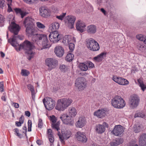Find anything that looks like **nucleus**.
Masks as SVG:
<instances>
[{
  "instance_id": "nucleus-1",
  "label": "nucleus",
  "mask_w": 146,
  "mask_h": 146,
  "mask_svg": "<svg viewBox=\"0 0 146 146\" xmlns=\"http://www.w3.org/2000/svg\"><path fill=\"white\" fill-rule=\"evenodd\" d=\"M19 36H14L11 39L8 40V41L11 45L15 47L16 50L18 51L21 49L25 50L26 53L27 54V58L30 60L33 58L35 53L32 51L33 46L32 44L30 42L26 41L24 42L22 44L19 45L17 41L18 38H19Z\"/></svg>"
},
{
  "instance_id": "nucleus-2",
  "label": "nucleus",
  "mask_w": 146,
  "mask_h": 146,
  "mask_svg": "<svg viewBox=\"0 0 146 146\" xmlns=\"http://www.w3.org/2000/svg\"><path fill=\"white\" fill-rule=\"evenodd\" d=\"M73 102L69 98H63L58 100L57 101L55 109L60 111H64L70 106Z\"/></svg>"
},
{
  "instance_id": "nucleus-3",
  "label": "nucleus",
  "mask_w": 146,
  "mask_h": 146,
  "mask_svg": "<svg viewBox=\"0 0 146 146\" xmlns=\"http://www.w3.org/2000/svg\"><path fill=\"white\" fill-rule=\"evenodd\" d=\"M111 104L112 106L116 108L121 109L125 105L124 100L120 96H116L111 100Z\"/></svg>"
},
{
  "instance_id": "nucleus-4",
  "label": "nucleus",
  "mask_w": 146,
  "mask_h": 146,
  "mask_svg": "<svg viewBox=\"0 0 146 146\" xmlns=\"http://www.w3.org/2000/svg\"><path fill=\"white\" fill-rule=\"evenodd\" d=\"M87 82L83 77H79L77 78L75 82V86L79 91L84 90L87 87Z\"/></svg>"
},
{
  "instance_id": "nucleus-5",
  "label": "nucleus",
  "mask_w": 146,
  "mask_h": 146,
  "mask_svg": "<svg viewBox=\"0 0 146 146\" xmlns=\"http://www.w3.org/2000/svg\"><path fill=\"white\" fill-rule=\"evenodd\" d=\"M86 46L89 49L93 51L98 50L100 48L98 43L92 38L88 39L87 41Z\"/></svg>"
},
{
  "instance_id": "nucleus-6",
  "label": "nucleus",
  "mask_w": 146,
  "mask_h": 146,
  "mask_svg": "<svg viewBox=\"0 0 146 146\" xmlns=\"http://www.w3.org/2000/svg\"><path fill=\"white\" fill-rule=\"evenodd\" d=\"M60 118L62 120L63 123L73 125L74 123V121L73 118L69 115L66 113H63L61 114L60 116Z\"/></svg>"
},
{
  "instance_id": "nucleus-7",
  "label": "nucleus",
  "mask_w": 146,
  "mask_h": 146,
  "mask_svg": "<svg viewBox=\"0 0 146 146\" xmlns=\"http://www.w3.org/2000/svg\"><path fill=\"white\" fill-rule=\"evenodd\" d=\"M43 102L46 109L48 110H50L53 109L56 104L55 100L49 97L44 98L43 100Z\"/></svg>"
},
{
  "instance_id": "nucleus-8",
  "label": "nucleus",
  "mask_w": 146,
  "mask_h": 146,
  "mask_svg": "<svg viewBox=\"0 0 146 146\" xmlns=\"http://www.w3.org/2000/svg\"><path fill=\"white\" fill-rule=\"evenodd\" d=\"M46 65L48 67V70H51L55 68L58 64V61L52 58H48L45 60Z\"/></svg>"
},
{
  "instance_id": "nucleus-9",
  "label": "nucleus",
  "mask_w": 146,
  "mask_h": 146,
  "mask_svg": "<svg viewBox=\"0 0 146 146\" xmlns=\"http://www.w3.org/2000/svg\"><path fill=\"white\" fill-rule=\"evenodd\" d=\"M62 135H58L60 139V140L63 144L64 143V139H69L72 135L71 132L68 130H61Z\"/></svg>"
},
{
  "instance_id": "nucleus-10",
  "label": "nucleus",
  "mask_w": 146,
  "mask_h": 146,
  "mask_svg": "<svg viewBox=\"0 0 146 146\" xmlns=\"http://www.w3.org/2000/svg\"><path fill=\"white\" fill-rule=\"evenodd\" d=\"M112 80L118 84L125 86L129 84V82L126 79L122 77H119L116 75H113L112 77Z\"/></svg>"
},
{
  "instance_id": "nucleus-11",
  "label": "nucleus",
  "mask_w": 146,
  "mask_h": 146,
  "mask_svg": "<svg viewBox=\"0 0 146 146\" xmlns=\"http://www.w3.org/2000/svg\"><path fill=\"white\" fill-rule=\"evenodd\" d=\"M39 11L40 15L43 17L48 18L51 15V11L48 8L42 7L40 8Z\"/></svg>"
},
{
  "instance_id": "nucleus-12",
  "label": "nucleus",
  "mask_w": 146,
  "mask_h": 146,
  "mask_svg": "<svg viewBox=\"0 0 146 146\" xmlns=\"http://www.w3.org/2000/svg\"><path fill=\"white\" fill-rule=\"evenodd\" d=\"M139 99L138 97L136 95H133L130 97L129 104L130 107L132 108L136 107L138 105Z\"/></svg>"
},
{
  "instance_id": "nucleus-13",
  "label": "nucleus",
  "mask_w": 146,
  "mask_h": 146,
  "mask_svg": "<svg viewBox=\"0 0 146 146\" xmlns=\"http://www.w3.org/2000/svg\"><path fill=\"white\" fill-rule=\"evenodd\" d=\"M124 128L121 125H116L112 131V133L115 136H121L123 134Z\"/></svg>"
},
{
  "instance_id": "nucleus-14",
  "label": "nucleus",
  "mask_w": 146,
  "mask_h": 146,
  "mask_svg": "<svg viewBox=\"0 0 146 146\" xmlns=\"http://www.w3.org/2000/svg\"><path fill=\"white\" fill-rule=\"evenodd\" d=\"M49 39L51 42L56 43L60 39V35L58 32L50 33L49 35Z\"/></svg>"
},
{
  "instance_id": "nucleus-15",
  "label": "nucleus",
  "mask_w": 146,
  "mask_h": 146,
  "mask_svg": "<svg viewBox=\"0 0 146 146\" xmlns=\"http://www.w3.org/2000/svg\"><path fill=\"white\" fill-rule=\"evenodd\" d=\"M47 36L45 34H35L32 36L33 41L36 43L38 45L40 44L42 40Z\"/></svg>"
},
{
  "instance_id": "nucleus-16",
  "label": "nucleus",
  "mask_w": 146,
  "mask_h": 146,
  "mask_svg": "<svg viewBox=\"0 0 146 146\" xmlns=\"http://www.w3.org/2000/svg\"><path fill=\"white\" fill-rule=\"evenodd\" d=\"M9 29L11 32L13 33L15 35H17L19 31L20 27L19 25L13 22L9 27Z\"/></svg>"
},
{
  "instance_id": "nucleus-17",
  "label": "nucleus",
  "mask_w": 146,
  "mask_h": 146,
  "mask_svg": "<svg viewBox=\"0 0 146 146\" xmlns=\"http://www.w3.org/2000/svg\"><path fill=\"white\" fill-rule=\"evenodd\" d=\"M86 25L84 22L81 21H78L76 23L77 30L81 33L84 32L86 30Z\"/></svg>"
},
{
  "instance_id": "nucleus-18",
  "label": "nucleus",
  "mask_w": 146,
  "mask_h": 146,
  "mask_svg": "<svg viewBox=\"0 0 146 146\" xmlns=\"http://www.w3.org/2000/svg\"><path fill=\"white\" fill-rule=\"evenodd\" d=\"M107 112V110L102 108L95 111L94 113V115L99 118H102L106 115Z\"/></svg>"
},
{
  "instance_id": "nucleus-19",
  "label": "nucleus",
  "mask_w": 146,
  "mask_h": 146,
  "mask_svg": "<svg viewBox=\"0 0 146 146\" xmlns=\"http://www.w3.org/2000/svg\"><path fill=\"white\" fill-rule=\"evenodd\" d=\"M86 122L85 117H79L78 120L76 122L75 125L77 127L82 128L85 125Z\"/></svg>"
},
{
  "instance_id": "nucleus-20",
  "label": "nucleus",
  "mask_w": 146,
  "mask_h": 146,
  "mask_svg": "<svg viewBox=\"0 0 146 146\" xmlns=\"http://www.w3.org/2000/svg\"><path fill=\"white\" fill-rule=\"evenodd\" d=\"M54 51L56 56L59 57H62L64 53V49L61 46H56L54 49Z\"/></svg>"
},
{
  "instance_id": "nucleus-21",
  "label": "nucleus",
  "mask_w": 146,
  "mask_h": 146,
  "mask_svg": "<svg viewBox=\"0 0 146 146\" xmlns=\"http://www.w3.org/2000/svg\"><path fill=\"white\" fill-rule=\"evenodd\" d=\"M75 137L78 141L83 142H85L87 141V139L84 133L80 131L76 133L75 135Z\"/></svg>"
},
{
  "instance_id": "nucleus-22",
  "label": "nucleus",
  "mask_w": 146,
  "mask_h": 146,
  "mask_svg": "<svg viewBox=\"0 0 146 146\" xmlns=\"http://www.w3.org/2000/svg\"><path fill=\"white\" fill-rule=\"evenodd\" d=\"M105 127H108V124L105 122H104L103 125L98 124L96 125L95 127V129L96 132L98 133H103L105 131Z\"/></svg>"
},
{
  "instance_id": "nucleus-23",
  "label": "nucleus",
  "mask_w": 146,
  "mask_h": 146,
  "mask_svg": "<svg viewBox=\"0 0 146 146\" xmlns=\"http://www.w3.org/2000/svg\"><path fill=\"white\" fill-rule=\"evenodd\" d=\"M26 27V32L29 36H33L35 34V30L34 26L25 27Z\"/></svg>"
},
{
  "instance_id": "nucleus-24",
  "label": "nucleus",
  "mask_w": 146,
  "mask_h": 146,
  "mask_svg": "<svg viewBox=\"0 0 146 146\" xmlns=\"http://www.w3.org/2000/svg\"><path fill=\"white\" fill-rule=\"evenodd\" d=\"M67 18L68 21L69 27L71 29L73 28L76 19V17L72 15H68L67 17Z\"/></svg>"
},
{
  "instance_id": "nucleus-25",
  "label": "nucleus",
  "mask_w": 146,
  "mask_h": 146,
  "mask_svg": "<svg viewBox=\"0 0 146 146\" xmlns=\"http://www.w3.org/2000/svg\"><path fill=\"white\" fill-rule=\"evenodd\" d=\"M139 146H146V133L141 134L139 138Z\"/></svg>"
},
{
  "instance_id": "nucleus-26",
  "label": "nucleus",
  "mask_w": 146,
  "mask_h": 146,
  "mask_svg": "<svg viewBox=\"0 0 146 146\" xmlns=\"http://www.w3.org/2000/svg\"><path fill=\"white\" fill-rule=\"evenodd\" d=\"M34 20L29 17H26L23 21V24L25 27L34 26Z\"/></svg>"
},
{
  "instance_id": "nucleus-27",
  "label": "nucleus",
  "mask_w": 146,
  "mask_h": 146,
  "mask_svg": "<svg viewBox=\"0 0 146 146\" xmlns=\"http://www.w3.org/2000/svg\"><path fill=\"white\" fill-rule=\"evenodd\" d=\"M40 44L42 46V48H49L50 47L51 45L48 40L47 36L42 40Z\"/></svg>"
},
{
  "instance_id": "nucleus-28",
  "label": "nucleus",
  "mask_w": 146,
  "mask_h": 146,
  "mask_svg": "<svg viewBox=\"0 0 146 146\" xmlns=\"http://www.w3.org/2000/svg\"><path fill=\"white\" fill-rule=\"evenodd\" d=\"M106 53L105 52L101 53L99 55L93 58V61L98 62H102L104 59V57L106 56Z\"/></svg>"
},
{
  "instance_id": "nucleus-29",
  "label": "nucleus",
  "mask_w": 146,
  "mask_h": 146,
  "mask_svg": "<svg viewBox=\"0 0 146 146\" xmlns=\"http://www.w3.org/2000/svg\"><path fill=\"white\" fill-rule=\"evenodd\" d=\"M60 27L59 24L57 22H54L50 24L49 26V30L52 32H57L56 31Z\"/></svg>"
},
{
  "instance_id": "nucleus-30",
  "label": "nucleus",
  "mask_w": 146,
  "mask_h": 146,
  "mask_svg": "<svg viewBox=\"0 0 146 146\" xmlns=\"http://www.w3.org/2000/svg\"><path fill=\"white\" fill-rule=\"evenodd\" d=\"M69 115L72 118L75 117L77 115V112L76 109L74 107L69 108L68 110Z\"/></svg>"
},
{
  "instance_id": "nucleus-31",
  "label": "nucleus",
  "mask_w": 146,
  "mask_h": 146,
  "mask_svg": "<svg viewBox=\"0 0 146 146\" xmlns=\"http://www.w3.org/2000/svg\"><path fill=\"white\" fill-rule=\"evenodd\" d=\"M87 30L88 33L91 34H94L96 32V27L94 25H91L87 27Z\"/></svg>"
},
{
  "instance_id": "nucleus-32",
  "label": "nucleus",
  "mask_w": 146,
  "mask_h": 146,
  "mask_svg": "<svg viewBox=\"0 0 146 146\" xmlns=\"http://www.w3.org/2000/svg\"><path fill=\"white\" fill-rule=\"evenodd\" d=\"M15 11L17 14H19L21 15L22 18H23L27 14L26 12L22 11L20 9L16 8L15 9Z\"/></svg>"
},
{
  "instance_id": "nucleus-33",
  "label": "nucleus",
  "mask_w": 146,
  "mask_h": 146,
  "mask_svg": "<svg viewBox=\"0 0 146 146\" xmlns=\"http://www.w3.org/2000/svg\"><path fill=\"white\" fill-rule=\"evenodd\" d=\"M78 66L79 68L82 71H86L88 69V65L83 63H80Z\"/></svg>"
},
{
  "instance_id": "nucleus-34",
  "label": "nucleus",
  "mask_w": 146,
  "mask_h": 146,
  "mask_svg": "<svg viewBox=\"0 0 146 146\" xmlns=\"http://www.w3.org/2000/svg\"><path fill=\"white\" fill-rule=\"evenodd\" d=\"M74 57V54L68 52L65 57V60L68 62H71L73 60Z\"/></svg>"
},
{
  "instance_id": "nucleus-35",
  "label": "nucleus",
  "mask_w": 146,
  "mask_h": 146,
  "mask_svg": "<svg viewBox=\"0 0 146 146\" xmlns=\"http://www.w3.org/2000/svg\"><path fill=\"white\" fill-rule=\"evenodd\" d=\"M137 82L139 84V86L141 87V89L144 91L146 89V85H145L143 81L141 79H138Z\"/></svg>"
},
{
  "instance_id": "nucleus-36",
  "label": "nucleus",
  "mask_w": 146,
  "mask_h": 146,
  "mask_svg": "<svg viewBox=\"0 0 146 146\" xmlns=\"http://www.w3.org/2000/svg\"><path fill=\"white\" fill-rule=\"evenodd\" d=\"M134 117L135 118L138 117L144 118L145 117V115L143 112L137 111L135 114Z\"/></svg>"
},
{
  "instance_id": "nucleus-37",
  "label": "nucleus",
  "mask_w": 146,
  "mask_h": 146,
  "mask_svg": "<svg viewBox=\"0 0 146 146\" xmlns=\"http://www.w3.org/2000/svg\"><path fill=\"white\" fill-rule=\"evenodd\" d=\"M60 123L58 122L56 123H52V126L53 129H55L57 131L60 130L59 126L60 125Z\"/></svg>"
},
{
  "instance_id": "nucleus-38",
  "label": "nucleus",
  "mask_w": 146,
  "mask_h": 146,
  "mask_svg": "<svg viewBox=\"0 0 146 146\" xmlns=\"http://www.w3.org/2000/svg\"><path fill=\"white\" fill-rule=\"evenodd\" d=\"M70 35H66L63 38L62 42L65 45L68 44V39H70Z\"/></svg>"
},
{
  "instance_id": "nucleus-39",
  "label": "nucleus",
  "mask_w": 146,
  "mask_h": 146,
  "mask_svg": "<svg viewBox=\"0 0 146 146\" xmlns=\"http://www.w3.org/2000/svg\"><path fill=\"white\" fill-rule=\"evenodd\" d=\"M7 3L8 7V12H10L12 11V10L11 7L12 2V0H6Z\"/></svg>"
},
{
  "instance_id": "nucleus-40",
  "label": "nucleus",
  "mask_w": 146,
  "mask_h": 146,
  "mask_svg": "<svg viewBox=\"0 0 146 146\" xmlns=\"http://www.w3.org/2000/svg\"><path fill=\"white\" fill-rule=\"evenodd\" d=\"M36 24L37 27L39 29L43 30L45 28V25L40 22H37Z\"/></svg>"
},
{
  "instance_id": "nucleus-41",
  "label": "nucleus",
  "mask_w": 146,
  "mask_h": 146,
  "mask_svg": "<svg viewBox=\"0 0 146 146\" xmlns=\"http://www.w3.org/2000/svg\"><path fill=\"white\" fill-rule=\"evenodd\" d=\"M30 72L26 69H22L21 71V74L23 76H27L30 74Z\"/></svg>"
},
{
  "instance_id": "nucleus-42",
  "label": "nucleus",
  "mask_w": 146,
  "mask_h": 146,
  "mask_svg": "<svg viewBox=\"0 0 146 146\" xmlns=\"http://www.w3.org/2000/svg\"><path fill=\"white\" fill-rule=\"evenodd\" d=\"M146 36L143 35L142 34L138 35L136 36L137 38L139 40L143 41L145 39Z\"/></svg>"
},
{
  "instance_id": "nucleus-43",
  "label": "nucleus",
  "mask_w": 146,
  "mask_h": 146,
  "mask_svg": "<svg viewBox=\"0 0 146 146\" xmlns=\"http://www.w3.org/2000/svg\"><path fill=\"white\" fill-rule=\"evenodd\" d=\"M120 140L119 139H117L115 141V142H111L110 143V145L111 146H116L118 145L121 143L120 142Z\"/></svg>"
},
{
  "instance_id": "nucleus-44",
  "label": "nucleus",
  "mask_w": 146,
  "mask_h": 146,
  "mask_svg": "<svg viewBox=\"0 0 146 146\" xmlns=\"http://www.w3.org/2000/svg\"><path fill=\"white\" fill-rule=\"evenodd\" d=\"M134 131L135 133H138L141 131L140 127L139 125H135L134 126Z\"/></svg>"
},
{
  "instance_id": "nucleus-45",
  "label": "nucleus",
  "mask_w": 146,
  "mask_h": 146,
  "mask_svg": "<svg viewBox=\"0 0 146 146\" xmlns=\"http://www.w3.org/2000/svg\"><path fill=\"white\" fill-rule=\"evenodd\" d=\"M66 15V13H63L59 16L56 15V17L59 20H62Z\"/></svg>"
},
{
  "instance_id": "nucleus-46",
  "label": "nucleus",
  "mask_w": 146,
  "mask_h": 146,
  "mask_svg": "<svg viewBox=\"0 0 146 146\" xmlns=\"http://www.w3.org/2000/svg\"><path fill=\"white\" fill-rule=\"evenodd\" d=\"M60 69L61 71L62 72H65L66 70L67 67L65 65H61L60 66Z\"/></svg>"
},
{
  "instance_id": "nucleus-47",
  "label": "nucleus",
  "mask_w": 146,
  "mask_h": 146,
  "mask_svg": "<svg viewBox=\"0 0 146 146\" xmlns=\"http://www.w3.org/2000/svg\"><path fill=\"white\" fill-rule=\"evenodd\" d=\"M69 48L70 50V51L72 52L74 48V44L73 43H70L69 44Z\"/></svg>"
},
{
  "instance_id": "nucleus-48",
  "label": "nucleus",
  "mask_w": 146,
  "mask_h": 146,
  "mask_svg": "<svg viewBox=\"0 0 146 146\" xmlns=\"http://www.w3.org/2000/svg\"><path fill=\"white\" fill-rule=\"evenodd\" d=\"M4 21V18L3 17V16L0 15V26H3V23Z\"/></svg>"
},
{
  "instance_id": "nucleus-49",
  "label": "nucleus",
  "mask_w": 146,
  "mask_h": 146,
  "mask_svg": "<svg viewBox=\"0 0 146 146\" xmlns=\"http://www.w3.org/2000/svg\"><path fill=\"white\" fill-rule=\"evenodd\" d=\"M28 131H31L32 121L31 120H29L28 122Z\"/></svg>"
},
{
  "instance_id": "nucleus-50",
  "label": "nucleus",
  "mask_w": 146,
  "mask_h": 146,
  "mask_svg": "<svg viewBox=\"0 0 146 146\" xmlns=\"http://www.w3.org/2000/svg\"><path fill=\"white\" fill-rule=\"evenodd\" d=\"M50 119L52 123H55L57 121L56 117L54 115L50 116Z\"/></svg>"
},
{
  "instance_id": "nucleus-51",
  "label": "nucleus",
  "mask_w": 146,
  "mask_h": 146,
  "mask_svg": "<svg viewBox=\"0 0 146 146\" xmlns=\"http://www.w3.org/2000/svg\"><path fill=\"white\" fill-rule=\"evenodd\" d=\"M70 39L69 38V39H68V44L70 43H73L76 42V39L75 38L70 35Z\"/></svg>"
},
{
  "instance_id": "nucleus-52",
  "label": "nucleus",
  "mask_w": 146,
  "mask_h": 146,
  "mask_svg": "<svg viewBox=\"0 0 146 146\" xmlns=\"http://www.w3.org/2000/svg\"><path fill=\"white\" fill-rule=\"evenodd\" d=\"M27 87L28 88L29 90H30L31 92L33 93V92H34V87L31 84H28L27 85Z\"/></svg>"
},
{
  "instance_id": "nucleus-53",
  "label": "nucleus",
  "mask_w": 146,
  "mask_h": 146,
  "mask_svg": "<svg viewBox=\"0 0 146 146\" xmlns=\"http://www.w3.org/2000/svg\"><path fill=\"white\" fill-rule=\"evenodd\" d=\"M47 134L48 137H51V136H53L52 130L50 129H48L47 131Z\"/></svg>"
},
{
  "instance_id": "nucleus-54",
  "label": "nucleus",
  "mask_w": 146,
  "mask_h": 146,
  "mask_svg": "<svg viewBox=\"0 0 146 146\" xmlns=\"http://www.w3.org/2000/svg\"><path fill=\"white\" fill-rule=\"evenodd\" d=\"M4 85L3 82H0V92H4Z\"/></svg>"
},
{
  "instance_id": "nucleus-55",
  "label": "nucleus",
  "mask_w": 146,
  "mask_h": 146,
  "mask_svg": "<svg viewBox=\"0 0 146 146\" xmlns=\"http://www.w3.org/2000/svg\"><path fill=\"white\" fill-rule=\"evenodd\" d=\"M135 141H132L129 143L128 144V146H139L138 145L135 144L134 145L135 143Z\"/></svg>"
},
{
  "instance_id": "nucleus-56",
  "label": "nucleus",
  "mask_w": 146,
  "mask_h": 146,
  "mask_svg": "<svg viewBox=\"0 0 146 146\" xmlns=\"http://www.w3.org/2000/svg\"><path fill=\"white\" fill-rule=\"evenodd\" d=\"M43 125L42 121L41 119H39L38 121V127L39 128H41Z\"/></svg>"
},
{
  "instance_id": "nucleus-57",
  "label": "nucleus",
  "mask_w": 146,
  "mask_h": 146,
  "mask_svg": "<svg viewBox=\"0 0 146 146\" xmlns=\"http://www.w3.org/2000/svg\"><path fill=\"white\" fill-rule=\"evenodd\" d=\"M137 48L139 50H142L144 49L145 46L144 45L139 44L137 45Z\"/></svg>"
},
{
  "instance_id": "nucleus-58",
  "label": "nucleus",
  "mask_w": 146,
  "mask_h": 146,
  "mask_svg": "<svg viewBox=\"0 0 146 146\" xmlns=\"http://www.w3.org/2000/svg\"><path fill=\"white\" fill-rule=\"evenodd\" d=\"M14 131L15 133V134L18 137H20V134L19 133V131L18 129L17 128H15L14 129Z\"/></svg>"
},
{
  "instance_id": "nucleus-59",
  "label": "nucleus",
  "mask_w": 146,
  "mask_h": 146,
  "mask_svg": "<svg viewBox=\"0 0 146 146\" xmlns=\"http://www.w3.org/2000/svg\"><path fill=\"white\" fill-rule=\"evenodd\" d=\"M88 64L89 68H93L94 67V64L91 62H88Z\"/></svg>"
},
{
  "instance_id": "nucleus-60",
  "label": "nucleus",
  "mask_w": 146,
  "mask_h": 146,
  "mask_svg": "<svg viewBox=\"0 0 146 146\" xmlns=\"http://www.w3.org/2000/svg\"><path fill=\"white\" fill-rule=\"evenodd\" d=\"M12 105L14 106L16 108H18L19 107V104L15 102H13Z\"/></svg>"
},
{
  "instance_id": "nucleus-61",
  "label": "nucleus",
  "mask_w": 146,
  "mask_h": 146,
  "mask_svg": "<svg viewBox=\"0 0 146 146\" xmlns=\"http://www.w3.org/2000/svg\"><path fill=\"white\" fill-rule=\"evenodd\" d=\"M5 3V1L4 0H1L0 1V7L1 8H3L4 7V5Z\"/></svg>"
},
{
  "instance_id": "nucleus-62",
  "label": "nucleus",
  "mask_w": 146,
  "mask_h": 146,
  "mask_svg": "<svg viewBox=\"0 0 146 146\" xmlns=\"http://www.w3.org/2000/svg\"><path fill=\"white\" fill-rule=\"evenodd\" d=\"M49 140L50 141L51 143H53V142L54 141V138L53 137V136H51V137H48Z\"/></svg>"
},
{
  "instance_id": "nucleus-63",
  "label": "nucleus",
  "mask_w": 146,
  "mask_h": 146,
  "mask_svg": "<svg viewBox=\"0 0 146 146\" xmlns=\"http://www.w3.org/2000/svg\"><path fill=\"white\" fill-rule=\"evenodd\" d=\"M23 124L21 122H19H19L18 121H16L15 122V125H16V126L17 127H20L21 126V124Z\"/></svg>"
},
{
  "instance_id": "nucleus-64",
  "label": "nucleus",
  "mask_w": 146,
  "mask_h": 146,
  "mask_svg": "<svg viewBox=\"0 0 146 146\" xmlns=\"http://www.w3.org/2000/svg\"><path fill=\"white\" fill-rule=\"evenodd\" d=\"M24 117L22 115L21 117L19 118V121L23 123L24 122Z\"/></svg>"
}]
</instances>
